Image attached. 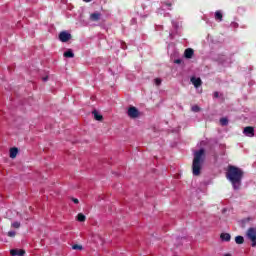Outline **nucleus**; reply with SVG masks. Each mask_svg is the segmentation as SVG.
Returning a JSON list of instances; mask_svg holds the SVG:
<instances>
[{"label":"nucleus","mask_w":256,"mask_h":256,"mask_svg":"<svg viewBox=\"0 0 256 256\" xmlns=\"http://www.w3.org/2000/svg\"><path fill=\"white\" fill-rule=\"evenodd\" d=\"M75 54L72 52V50H68L67 52H64L65 58H74Z\"/></svg>","instance_id":"obj_16"},{"label":"nucleus","mask_w":256,"mask_h":256,"mask_svg":"<svg viewBox=\"0 0 256 256\" xmlns=\"http://www.w3.org/2000/svg\"><path fill=\"white\" fill-rule=\"evenodd\" d=\"M192 111H200L199 105H193L192 106Z\"/></svg>","instance_id":"obj_22"},{"label":"nucleus","mask_w":256,"mask_h":256,"mask_svg":"<svg viewBox=\"0 0 256 256\" xmlns=\"http://www.w3.org/2000/svg\"><path fill=\"white\" fill-rule=\"evenodd\" d=\"M247 238L251 241L252 247H256V228L255 227H250L247 230Z\"/></svg>","instance_id":"obj_3"},{"label":"nucleus","mask_w":256,"mask_h":256,"mask_svg":"<svg viewBox=\"0 0 256 256\" xmlns=\"http://www.w3.org/2000/svg\"><path fill=\"white\" fill-rule=\"evenodd\" d=\"M12 227H14L15 229H19V227H21V223H19V221H15L14 223H12Z\"/></svg>","instance_id":"obj_19"},{"label":"nucleus","mask_w":256,"mask_h":256,"mask_svg":"<svg viewBox=\"0 0 256 256\" xmlns=\"http://www.w3.org/2000/svg\"><path fill=\"white\" fill-rule=\"evenodd\" d=\"M245 242L244 237H242V235H238L237 237H235V243H237V245H243V243Z\"/></svg>","instance_id":"obj_13"},{"label":"nucleus","mask_w":256,"mask_h":256,"mask_svg":"<svg viewBox=\"0 0 256 256\" xmlns=\"http://www.w3.org/2000/svg\"><path fill=\"white\" fill-rule=\"evenodd\" d=\"M244 177V171L236 165H228L226 172V178L230 181L233 186V189H241L242 179Z\"/></svg>","instance_id":"obj_1"},{"label":"nucleus","mask_w":256,"mask_h":256,"mask_svg":"<svg viewBox=\"0 0 256 256\" xmlns=\"http://www.w3.org/2000/svg\"><path fill=\"white\" fill-rule=\"evenodd\" d=\"M26 251L24 249H11L10 255L12 256H24Z\"/></svg>","instance_id":"obj_7"},{"label":"nucleus","mask_w":256,"mask_h":256,"mask_svg":"<svg viewBox=\"0 0 256 256\" xmlns=\"http://www.w3.org/2000/svg\"><path fill=\"white\" fill-rule=\"evenodd\" d=\"M191 82L195 87H200V85H202L201 78H191Z\"/></svg>","instance_id":"obj_11"},{"label":"nucleus","mask_w":256,"mask_h":256,"mask_svg":"<svg viewBox=\"0 0 256 256\" xmlns=\"http://www.w3.org/2000/svg\"><path fill=\"white\" fill-rule=\"evenodd\" d=\"M215 18L216 20H219V22H222L223 20V14L220 11L215 12Z\"/></svg>","instance_id":"obj_17"},{"label":"nucleus","mask_w":256,"mask_h":256,"mask_svg":"<svg viewBox=\"0 0 256 256\" xmlns=\"http://www.w3.org/2000/svg\"><path fill=\"white\" fill-rule=\"evenodd\" d=\"M127 114L129 117L135 119V118L139 117L140 111L137 107L131 106L128 108Z\"/></svg>","instance_id":"obj_4"},{"label":"nucleus","mask_w":256,"mask_h":256,"mask_svg":"<svg viewBox=\"0 0 256 256\" xmlns=\"http://www.w3.org/2000/svg\"><path fill=\"white\" fill-rule=\"evenodd\" d=\"M194 56V50L192 48H187L184 52V57L187 59H191Z\"/></svg>","instance_id":"obj_8"},{"label":"nucleus","mask_w":256,"mask_h":256,"mask_svg":"<svg viewBox=\"0 0 256 256\" xmlns=\"http://www.w3.org/2000/svg\"><path fill=\"white\" fill-rule=\"evenodd\" d=\"M43 79V81H48V76H45V78H42Z\"/></svg>","instance_id":"obj_27"},{"label":"nucleus","mask_w":256,"mask_h":256,"mask_svg":"<svg viewBox=\"0 0 256 256\" xmlns=\"http://www.w3.org/2000/svg\"><path fill=\"white\" fill-rule=\"evenodd\" d=\"M84 2H91V0H83Z\"/></svg>","instance_id":"obj_29"},{"label":"nucleus","mask_w":256,"mask_h":256,"mask_svg":"<svg viewBox=\"0 0 256 256\" xmlns=\"http://www.w3.org/2000/svg\"><path fill=\"white\" fill-rule=\"evenodd\" d=\"M220 123L221 125H228L229 119L227 117H221Z\"/></svg>","instance_id":"obj_18"},{"label":"nucleus","mask_w":256,"mask_h":256,"mask_svg":"<svg viewBox=\"0 0 256 256\" xmlns=\"http://www.w3.org/2000/svg\"><path fill=\"white\" fill-rule=\"evenodd\" d=\"M155 83L156 85H161L162 80H160V78H156Z\"/></svg>","instance_id":"obj_23"},{"label":"nucleus","mask_w":256,"mask_h":256,"mask_svg":"<svg viewBox=\"0 0 256 256\" xmlns=\"http://www.w3.org/2000/svg\"><path fill=\"white\" fill-rule=\"evenodd\" d=\"M18 153H19L18 147H11V149H10V157L12 159H15V157H17Z\"/></svg>","instance_id":"obj_9"},{"label":"nucleus","mask_w":256,"mask_h":256,"mask_svg":"<svg viewBox=\"0 0 256 256\" xmlns=\"http://www.w3.org/2000/svg\"><path fill=\"white\" fill-rule=\"evenodd\" d=\"M8 237H16V231H9Z\"/></svg>","instance_id":"obj_21"},{"label":"nucleus","mask_w":256,"mask_h":256,"mask_svg":"<svg viewBox=\"0 0 256 256\" xmlns=\"http://www.w3.org/2000/svg\"><path fill=\"white\" fill-rule=\"evenodd\" d=\"M93 113H94V118H95L97 121H102L103 115H101V113H98L97 110H94Z\"/></svg>","instance_id":"obj_14"},{"label":"nucleus","mask_w":256,"mask_h":256,"mask_svg":"<svg viewBox=\"0 0 256 256\" xmlns=\"http://www.w3.org/2000/svg\"><path fill=\"white\" fill-rule=\"evenodd\" d=\"M206 153L205 149L201 148L198 151H195L194 153V159L192 163V173L195 176H198L201 174L202 165L205 161Z\"/></svg>","instance_id":"obj_2"},{"label":"nucleus","mask_w":256,"mask_h":256,"mask_svg":"<svg viewBox=\"0 0 256 256\" xmlns=\"http://www.w3.org/2000/svg\"><path fill=\"white\" fill-rule=\"evenodd\" d=\"M72 249L82 251V245H73Z\"/></svg>","instance_id":"obj_20"},{"label":"nucleus","mask_w":256,"mask_h":256,"mask_svg":"<svg viewBox=\"0 0 256 256\" xmlns=\"http://www.w3.org/2000/svg\"><path fill=\"white\" fill-rule=\"evenodd\" d=\"M220 239L222 241L229 242V241H231V235H230V233H221Z\"/></svg>","instance_id":"obj_10"},{"label":"nucleus","mask_w":256,"mask_h":256,"mask_svg":"<svg viewBox=\"0 0 256 256\" xmlns=\"http://www.w3.org/2000/svg\"><path fill=\"white\" fill-rule=\"evenodd\" d=\"M77 220L80 221V223H84L86 221V216L83 213H78Z\"/></svg>","instance_id":"obj_15"},{"label":"nucleus","mask_w":256,"mask_h":256,"mask_svg":"<svg viewBox=\"0 0 256 256\" xmlns=\"http://www.w3.org/2000/svg\"><path fill=\"white\" fill-rule=\"evenodd\" d=\"M214 97H219V91H214Z\"/></svg>","instance_id":"obj_25"},{"label":"nucleus","mask_w":256,"mask_h":256,"mask_svg":"<svg viewBox=\"0 0 256 256\" xmlns=\"http://www.w3.org/2000/svg\"><path fill=\"white\" fill-rule=\"evenodd\" d=\"M100 17H101V14L94 13V14H91L90 20H92L93 22H98L100 20Z\"/></svg>","instance_id":"obj_12"},{"label":"nucleus","mask_w":256,"mask_h":256,"mask_svg":"<svg viewBox=\"0 0 256 256\" xmlns=\"http://www.w3.org/2000/svg\"><path fill=\"white\" fill-rule=\"evenodd\" d=\"M224 256H232V255H230V253H227L226 255H224Z\"/></svg>","instance_id":"obj_30"},{"label":"nucleus","mask_w":256,"mask_h":256,"mask_svg":"<svg viewBox=\"0 0 256 256\" xmlns=\"http://www.w3.org/2000/svg\"><path fill=\"white\" fill-rule=\"evenodd\" d=\"M71 38L72 36L69 34V32H60L59 34V40H61V42H69Z\"/></svg>","instance_id":"obj_5"},{"label":"nucleus","mask_w":256,"mask_h":256,"mask_svg":"<svg viewBox=\"0 0 256 256\" xmlns=\"http://www.w3.org/2000/svg\"><path fill=\"white\" fill-rule=\"evenodd\" d=\"M175 63H182V60H175Z\"/></svg>","instance_id":"obj_28"},{"label":"nucleus","mask_w":256,"mask_h":256,"mask_svg":"<svg viewBox=\"0 0 256 256\" xmlns=\"http://www.w3.org/2000/svg\"><path fill=\"white\" fill-rule=\"evenodd\" d=\"M244 133L245 135H247L248 137H254L255 135V129L252 126H247L244 127Z\"/></svg>","instance_id":"obj_6"},{"label":"nucleus","mask_w":256,"mask_h":256,"mask_svg":"<svg viewBox=\"0 0 256 256\" xmlns=\"http://www.w3.org/2000/svg\"><path fill=\"white\" fill-rule=\"evenodd\" d=\"M72 201H73V203H75V204H78V203H79V199H77V198H75V197L72 198Z\"/></svg>","instance_id":"obj_24"},{"label":"nucleus","mask_w":256,"mask_h":256,"mask_svg":"<svg viewBox=\"0 0 256 256\" xmlns=\"http://www.w3.org/2000/svg\"><path fill=\"white\" fill-rule=\"evenodd\" d=\"M165 4H166V6H168V7H171V6H172L171 2H165Z\"/></svg>","instance_id":"obj_26"}]
</instances>
